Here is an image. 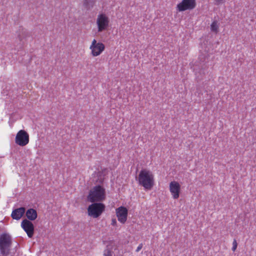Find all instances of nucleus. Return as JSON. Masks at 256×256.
Masks as SVG:
<instances>
[{"instance_id": "1", "label": "nucleus", "mask_w": 256, "mask_h": 256, "mask_svg": "<svg viewBox=\"0 0 256 256\" xmlns=\"http://www.w3.org/2000/svg\"><path fill=\"white\" fill-rule=\"evenodd\" d=\"M138 181L139 185L143 186L144 189L150 190L154 184V175L150 170L142 169L138 175Z\"/></svg>"}, {"instance_id": "2", "label": "nucleus", "mask_w": 256, "mask_h": 256, "mask_svg": "<svg viewBox=\"0 0 256 256\" xmlns=\"http://www.w3.org/2000/svg\"><path fill=\"white\" fill-rule=\"evenodd\" d=\"M106 198L105 188L101 185L93 186L89 191L87 200L90 202H102Z\"/></svg>"}, {"instance_id": "3", "label": "nucleus", "mask_w": 256, "mask_h": 256, "mask_svg": "<svg viewBox=\"0 0 256 256\" xmlns=\"http://www.w3.org/2000/svg\"><path fill=\"white\" fill-rule=\"evenodd\" d=\"M12 244V238L8 234L4 233L0 236V252L3 256L8 255Z\"/></svg>"}, {"instance_id": "4", "label": "nucleus", "mask_w": 256, "mask_h": 256, "mask_svg": "<svg viewBox=\"0 0 256 256\" xmlns=\"http://www.w3.org/2000/svg\"><path fill=\"white\" fill-rule=\"evenodd\" d=\"M92 203L88 208V214L93 218H98L104 211L105 205L100 202Z\"/></svg>"}, {"instance_id": "5", "label": "nucleus", "mask_w": 256, "mask_h": 256, "mask_svg": "<svg viewBox=\"0 0 256 256\" xmlns=\"http://www.w3.org/2000/svg\"><path fill=\"white\" fill-rule=\"evenodd\" d=\"M96 24L98 32H102L106 30L109 27L110 18L106 14H100L97 16Z\"/></svg>"}, {"instance_id": "6", "label": "nucleus", "mask_w": 256, "mask_h": 256, "mask_svg": "<svg viewBox=\"0 0 256 256\" xmlns=\"http://www.w3.org/2000/svg\"><path fill=\"white\" fill-rule=\"evenodd\" d=\"M90 50L92 56H98L104 50L105 46L102 42H98L96 39H93L90 46Z\"/></svg>"}, {"instance_id": "7", "label": "nucleus", "mask_w": 256, "mask_h": 256, "mask_svg": "<svg viewBox=\"0 0 256 256\" xmlns=\"http://www.w3.org/2000/svg\"><path fill=\"white\" fill-rule=\"evenodd\" d=\"M15 142L18 146H24L29 142V134L24 130H19L16 134Z\"/></svg>"}, {"instance_id": "8", "label": "nucleus", "mask_w": 256, "mask_h": 256, "mask_svg": "<svg viewBox=\"0 0 256 256\" xmlns=\"http://www.w3.org/2000/svg\"><path fill=\"white\" fill-rule=\"evenodd\" d=\"M196 0H182L180 2L177 4L176 10L180 12L186 10H192L196 7Z\"/></svg>"}, {"instance_id": "9", "label": "nucleus", "mask_w": 256, "mask_h": 256, "mask_svg": "<svg viewBox=\"0 0 256 256\" xmlns=\"http://www.w3.org/2000/svg\"><path fill=\"white\" fill-rule=\"evenodd\" d=\"M116 214L118 222L124 224L127 220L128 216V210L126 208L120 206L116 209Z\"/></svg>"}, {"instance_id": "10", "label": "nucleus", "mask_w": 256, "mask_h": 256, "mask_svg": "<svg viewBox=\"0 0 256 256\" xmlns=\"http://www.w3.org/2000/svg\"><path fill=\"white\" fill-rule=\"evenodd\" d=\"M21 227L26 233L28 238L32 237L34 234V226L33 224L27 219H24L21 222Z\"/></svg>"}, {"instance_id": "11", "label": "nucleus", "mask_w": 256, "mask_h": 256, "mask_svg": "<svg viewBox=\"0 0 256 256\" xmlns=\"http://www.w3.org/2000/svg\"><path fill=\"white\" fill-rule=\"evenodd\" d=\"M170 192L174 199H178L180 192V185L176 181H172L169 185Z\"/></svg>"}, {"instance_id": "12", "label": "nucleus", "mask_w": 256, "mask_h": 256, "mask_svg": "<svg viewBox=\"0 0 256 256\" xmlns=\"http://www.w3.org/2000/svg\"><path fill=\"white\" fill-rule=\"evenodd\" d=\"M26 212V209L24 207L16 208L14 210L11 214V216L14 220H20Z\"/></svg>"}, {"instance_id": "13", "label": "nucleus", "mask_w": 256, "mask_h": 256, "mask_svg": "<svg viewBox=\"0 0 256 256\" xmlns=\"http://www.w3.org/2000/svg\"><path fill=\"white\" fill-rule=\"evenodd\" d=\"M25 212L27 220L30 221L34 220L37 218V212L34 208H29Z\"/></svg>"}, {"instance_id": "14", "label": "nucleus", "mask_w": 256, "mask_h": 256, "mask_svg": "<svg viewBox=\"0 0 256 256\" xmlns=\"http://www.w3.org/2000/svg\"><path fill=\"white\" fill-rule=\"evenodd\" d=\"M113 254L114 252L112 250V248L107 246L104 251L103 256H113Z\"/></svg>"}, {"instance_id": "15", "label": "nucleus", "mask_w": 256, "mask_h": 256, "mask_svg": "<svg viewBox=\"0 0 256 256\" xmlns=\"http://www.w3.org/2000/svg\"><path fill=\"white\" fill-rule=\"evenodd\" d=\"M218 26L216 21L213 22L210 25V30L216 33L218 32Z\"/></svg>"}, {"instance_id": "16", "label": "nucleus", "mask_w": 256, "mask_h": 256, "mask_svg": "<svg viewBox=\"0 0 256 256\" xmlns=\"http://www.w3.org/2000/svg\"><path fill=\"white\" fill-rule=\"evenodd\" d=\"M238 246V243L236 242V240H234L232 242V250L233 252H235Z\"/></svg>"}, {"instance_id": "17", "label": "nucleus", "mask_w": 256, "mask_h": 256, "mask_svg": "<svg viewBox=\"0 0 256 256\" xmlns=\"http://www.w3.org/2000/svg\"><path fill=\"white\" fill-rule=\"evenodd\" d=\"M95 0H84V3L86 5L88 6L90 4H93Z\"/></svg>"}, {"instance_id": "18", "label": "nucleus", "mask_w": 256, "mask_h": 256, "mask_svg": "<svg viewBox=\"0 0 256 256\" xmlns=\"http://www.w3.org/2000/svg\"><path fill=\"white\" fill-rule=\"evenodd\" d=\"M112 225L113 226H116L117 224V222L116 218H112Z\"/></svg>"}, {"instance_id": "19", "label": "nucleus", "mask_w": 256, "mask_h": 256, "mask_svg": "<svg viewBox=\"0 0 256 256\" xmlns=\"http://www.w3.org/2000/svg\"><path fill=\"white\" fill-rule=\"evenodd\" d=\"M224 0H214L216 4H220L224 2Z\"/></svg>"}, {"instance_id": "20", "label": "nucleus", "mask_w": 256, "mask_h": 256, "mask_svg": "<svg viewBox=\"0 0 256 256\" xmlns=\"http://www.w3.org/2000/svg\"><path fill=\"white\" fill-rule=\"evenodd\" d=\"M142 246L143 245L142 244H140L137 247L136 251V252H138L142 248Z\"/></svg>"}]
</instances>
